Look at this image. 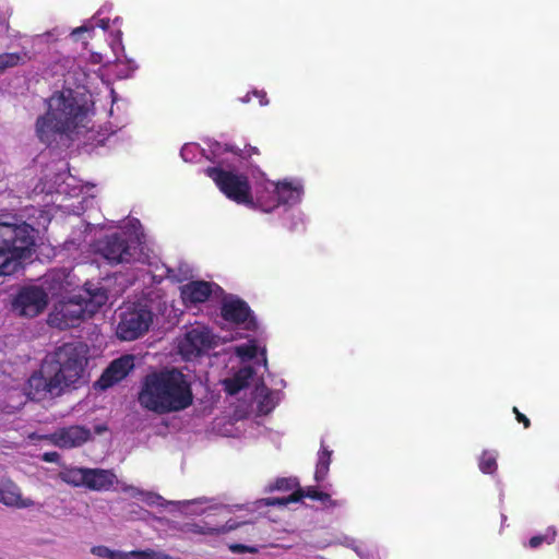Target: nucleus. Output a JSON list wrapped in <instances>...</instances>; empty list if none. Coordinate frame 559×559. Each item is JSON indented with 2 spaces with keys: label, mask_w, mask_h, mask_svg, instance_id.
I'll return each mask as SVG.
<instances>
[{
  "label": "nucleus",
  "mask_w": 559,
  "mask_h": 559,
  "mask_svg": "<svg viewBox=\"0 0 559 559\" xmlns=\"http://www.w3.org/2000/svg\"><path fill=\"white\" fill-rule=\"evenodd\" d=\"M138 401L158 415L185 411L193 404L191 377L178 368L152 372L144 378Z\"/></svg>",
  "instance_id": "f257e3e1"
},
{
  "label": "nucleus",
  "mask_w": 559,
  "mask_h": 559,
  "mask_svg": "<svg viewBox=\"0 0 559 559\" xmlns=\"http://www.w3.org/2000/svg\"><path fill=\"white\" fill-rule=\"evenodd\" d=\"M90 122V110L67 90L48 99V111L38 117L36 133L41 142L50 143L57 133L74 136L87 132Z\"/></svg>",
  "instance_id": "f03ea898"
},
{
  "label": "nucleus",
  "mask_w": 559,
  "mask_h": 559,
  "mask_svg": "<svg viewBox=\"0 0 559 559\" xmlns=\"http://www.w3.org/2000/svg\"><path fill=\"white\" fill-rule=\"evenodd\" d=\"M87 346L82 343L64 344L44 360V370L56 381L61 394L83 382L87 362Z\"/></svg>",
  "instance_id": "7ed1b4c3"
},
{
  "label": "nucleus",
  "mask_w": 559,
  "mask_h": 559,
  "mask_svg": "<svg viewBox=\"0 0 559 559\" xmlns=\"http://www.w3.org/2000/svg\"><path fill=\"white\" fill-rule=\"evenodd\" d=\"M33 229L26 225L0 223V275H10L32 253Z\"/></svg>",
  "instance_id": "20e7f679"
},
{
  "label": "nucleus",
  "mask_w": 559,
  "mask_h": 559,
  "mask_svg": "<svg viewBox=\"0 0 559 559\" xmlns=\"http://www.w3.org/2000/svg\"><path fill=\"white\" fill-rule=\"evenodd\" d=\"M84 295H75L69 300H60L49 314V323L59 329H67L84 316H92L107 301L106 292L102 288H85Z\"/></svg>",
  "instance_id": "39448f33"
},
{
  "label": "nucleus",
  "mask_w": 559,
  "mask_h": 559,
  "mask_svg": "<svg viewBox=\"0 0 559 559\" xmlns=\"http://www.w3.org/2000/svg\"><path fill=\"white\" fill-rule=\"evenodd\" d=\"M206 175L228 199L238 204L253 205L254 201L246 176L217 167L207 168Z\"/></svg>",
  "instance_id": "423d86ee"
},
{
  "label": "nucleus",
  "mask_w": 559,
  "mask_h": 559,
  "mask_svg": "<svg viewBox=\"0 0 559 559\" xmlns=\"http://www.w3.org/2000/svg\"><path fill=\"white\" fill-rule=\"evenodd\" d=\"M302 187L299 182L266 181L262 189L257 191V203L265 212H269L280 204H295L299 202Z\"/></svg>",
  "instance_id": "0eeeda50"
},
{
  "label": "nucleus",
  "mask_w": 559,
  "mask_h": 559,
  "mask_svg": "<svg viewBox=\"0 0 559 559\" xmlns=\"http://www.w3.org/2000/svg\"><path fill=\"white\" fill-rule=\"evenodd\" d=\"M97 251L114 264L145 260L139 238L127 241L119 236H111L98 243Z\"/></svg>",
  "instance_id": "6e6552de"
},
{
  "label": "nucleus",
  "mask_w": 559,
  "mask_h": 559,
  "mask_svg": "<svg viewBox=\"0 0 559 559\" xmlns=\"http://www.w3.org/2000/svg\"><path fill=\"white\" fill-rule=\"evenodd\" d=\"M152 323V313L145 305H129L121 314L117 335L123 341H132L146 332Z\"/></svg>",
  "instance_id": "1a4fd4ad"
},
{
  "label": "nucleus",
  "mask_w": 559,
  "mask_h": 559,
  "mask_svg": "<svg viewBox=\"0 0 559 559\" xmlns=\"http://www.w3.org/2000/svg\"><path fill=\"white\" fill-rule=\"evenodd\" d=\"M215 345V336L205 325H194L178 341V352L183 359H193Z\"/></svg>",
  "instance_id": "9d476101"
},
{
  "label": "nucleus",
  "mask_w": 559,
  "mask_h": 559,
  "mask_svg": "<svg viewBox=\"0 0 559 559\" xmlns=\"http://www.w3.org/2000/svg\"><path fill=\"white\" fill-rule=\"evenodd\" d=\"M47 294L39 287L23 288L13 302V309L24 317L33 318L39 314L47 306Z\"/></svg>",
  "instance_id": "9b49d317"
},
{
  "label": "nucleus",
  "mask_w": 559,
  "mask_h": 559,
  "mask_svg": "<svg viewBox=\"0 0 559 559\" xmlns=\"http://www.w3.org/2000/svg\"><path fill=\"white\" fill-rule=\"evenodd\" d=\"M222 316L225 321L242 330L255 328V321L249 307L238 298L229 297L223 301Z\"/></svg>",
  "instance_id": "f8f14e48"
},
{
  "label": "nucleus",
  "mask_w": 559,
  "mask_h": 559,
  "mask_svg": "<svg viewBox=\"0 0 559 559\" xmlns=\"http://www.w3.org/2000/svg\"><path fill=\"white\" fill-rule=\"evenodd\" d=\"M56 381L44 370V364L38 372L33 373L25 386V394L35 401H41L47 397L59 396V388L52 386Z\"/></svg>",
  "instance_id": "ddd939ff"
},
{
  "label": "nucleus",
  "mask_w": 559,
  "mask_h": 559,
  "mask_svg": "<svg viewBox=\"0 0 559 559\" xmlns=\"http://www.w3.org/2000/svg\"><path fill=\"white\" fill-rule=\"evenodd\" d=\"M46 438L56 447L71 449L85 443L91 438V431L81 426H71L58 429Z\"/></svg>",
  "instance_id": "4468645a"
},
{
  "label": "nucleus",
  "mask_w": 559,
  "mask_h": 559,
  "mask_svg": "<svg viewBox=\"0 0 559 559\" xmlns=\"http://www.w3.org/2000/svg\"><path fill=\"white\" fill-rule=\"evenodd\" d=\"M133 366L134 364L132 356H123L114 360L103 372L102 377L97 381V385L103 390L112 386L126 378Z\"/></svg>",
  "instance_id": "2eb2a0df"
},
{
  "label": "nucleus",
  "mask_w": 559,
  "mask_h": 559,
  "mask_svg": "<svg viewBox=\"0 0 559 559\" xmlns=\"http://www.w3.org/2000/svg\"><path fill=\"white\" fill-rule=\"evenodd\" d=\"M115 484H118V479L112 471L86 467L85 488L93 491H107Z\"/></svg>",
  "instance_id": "dca6fc26"
},
{
  "label": "nucleus",
  "mask_w": 559,
  "mask_h": 559,
  "mask_svg": "<svg viewBox=\"0 0 559 559\" xmlns=\"http://www.w3.org/2000/svg\"><path fill=\"white\" fill-rule=\"evenodd\" d=\"M0 503L12 508H29L34 504L29 498H23L20 487L9 477L0 486Z\"/></svg>",
  "instance_id": "f3484780"
},
{
  "label": "nucleus",
  "mask_w": 559,
  "mask_h": 559,
  "mask_svg": "<svg viewBox=\"0 0 559 559\" xmlns=\"http://www.w3.org/2000/svg\"><path fill=\"white\" fill-rule=\"evenodd\" d=\"M213 284L203 281L188 283L181 287V297L186 305L204 302L213 293Z\"/></svg>",
  "instance_id": "a211bd4d"
},
{
  "label": "nucleus",
  "mask_w": 559,
  "mask_h": 559,
  "mask_svg": "<svg viewBox=\"0 0 559 559\" xmlns=\"http://www.w3.org/2000/svg\"><path fill=\"white\" fill-rule=\"evenodd\" d=\"M57 477L72 487H85L86 467L64 466Z\"/></svg>",
  "instance_id": "6ab92c4d"
},
{
  "label": "nucleus",
  "mask_w": 559,
  "mask_h": 559,
  "mask_svg": "<svg viewBox=\"0 0 559 559\" xmlns=\"http://www.w3.org/2000/svg\"><path fill=\"white\" fill-rule=\"evenodd\" d=\"M253 370L249 366L240 368L234 377L224 380L225 389L229 394H235L248 384L252 377Z\"/></svg>",
  "instance_id": "aec40b11"
},
{
  "label": "nucleus",
  "mask_w": 559,
  "mask_h": 559,
  "mask_svg": "<svg viewBox=\"0 0 559 559\" xmlns=\"http://www.w3.org/2000/svg\"><path fill=\"white\" fill-rule=\"evenodd\" d=\"M140 499L148 506L173 504V506H177L179 509H182V508H186V507H189L192 504L203 503L202 499L185 500V501H178V502L165 501L164 498L160 497L159 495L154 493V492H146V491H143Z\"/></svg>",
  "instance_id": "412c9836"
},
{
  "label": "nucleus",
  "mask_w": 559,
  "mask_h": 559,
  "mask_svg": "<svg viewBox=\"0 0 559 559\" xmlns=\"http://www.w3.org/2000/svg\"><path fill=\"white\" fill-rule=\"evenodd\" d=\"M331 454H332V452L325 448H323L319 452L317 468H316V473H314V478L317 481L323 480L325 478V476L328 475L330 463H331Z\"/></svg>",
  "instance_id": "4be33fe9"
},
{
  "label": "nucleus",
  "mask_w": 559,
  "mask_h": 559,
  "mask_svg": "<svg viewBox=\"0 0 559 559\" xmlns=\"http://www.w3.org/2000/svg\"><path fill=\"white\" fill-rule=\"evenodd\" d=\"M23 62V57L19 52L0 53V75H2L7 70L15 68Z\"/></svg>",
  "instance_id": "5701e85b"
},
{
  "label": "nucleus",
  "mask_w": 559,
  "mask_h": 559,
  "mask_svg": "<svg viewBox=\"0 0 559 559\" xmlns=\"http://www.w3.org/2000/svg\"><path fill=\"white\" fill-rule=\"evenodd\" d=\"M239 523L235 521H227L225 525L219 527H209V526H197L194 532L200 534H209V535H219L225 534L230 531H234L239 527Z\"/></svg>",
  "instance_id": "b1692460"
},
{
  "label": "nucleus",
  "mask_w": 559,
  "mask_h": 559,
  "mask_svg": "<svg viewBox=\"0 0 559 559\" xmlns=\"http://www.w3.org/2000/svg\"><path fill=\"white\" fill-rule=\"evenodd\" d=\"M497 452L485 451L479 460V468L483 473H493L497 468Z\"/></svg>",
  "instance_id": "393cba45"
},
{
  "label": "nucleus",
  "mask_w": 559,
  "mask_h": 559,
  "mask_svg": "<svg viewBox=\"0 0 559 559\" xmlns=\"http://www.w3.org/2000/svg\"><path fill=\"white\" fill-rule=\"evenodd\" d=\"M294 495H301L302 497H308L310 499L320 500L322 502H329L330 506H336L337 502L333 501L329 493L317 490L313 487H308L306 490H298L294 492Z\"/></svg>",
  "instance_id": "a878e982"
},
{
  "label": "nucleus",
  "mask_w": 559,
  "mask_h": 559,
  "mask_svg": "<svg viewBox=\"0 0 559 559\" xmlns=\"http://www.w3.org/2000/svg\"><path fill=\"white\" fill-rule=\"evenodd\" d=\"M301 499V495H290L287 498H265L255 502L258 507L262 506H287L290 502H297Z\"/></svg>",
  "instance_id": "bb28decb"
},
{
  "label": "nucleus",
  "mask_w": 559,
  "mask_h": 559,
  "mask_svg": "<svg viewBox=\"0 0 559 559\" xmlns=\"http://www.w3.org/2000/svg\"><path fill=\"white\" fill-rule=\"evenodd\" d=\"M258 352V346L254 342H250L248 344L239 345L235 347L236 355L242 360H250L252 359Z\"/></svg>",
  "instance_id": "cd10ccee"
},
{
  "label": "nucleus",
  "mask_w": 559,
  "mask_h": 559,
  "mask_svg": "<svg viewBox=\"0 0 559 559\" xmlns=\"http://www.w3.org/2000/svg\"><path fill=\"white\" fill-rule=\"evenodd\" d=\"M556 530L554 527H548L543 535L534 536L530 539V547L537 548L543 543L551 544L556 537Z\"/></svg>",
  "instance_id": "c85d7f7f"
},
{
  "label": "nucleus",
  "mask_w": 559,
  "mask_h": 559,
  "mask_svg": "<svg viewBox=\"0 0 559 559\" xmlns=\"http://www.w3.org/2000/svg\"><path fill=\"white\" fill-rule=\"evenodd\" d=\"M298 485L296 479L293 478H281L277 479L274 484H271L267 487V491H274V490H290L295 488Z\"/></svg>",
  "instance_id": "c756f323"
},
{
  "label": "nucleus",
  "mask_w": 559,
  "mask_h": 559,
  "mask_svg": "<svg viewBox=\"0 0 559 559\" xmlns=\"http://www.w3.org/2000/svg\"><path fill=\"white\" fill-rule=\"evenodd\" d=\"M131 555L138 559H171L170 556L154 550H133Z\"/></svg>",
  "instance_id": "7c9ffc66"
},
{
  "label": "nucleus",
  "mask_w": 559,
  "mask_h": 559,
  "mask_svg": "<svg viewBox=\"0 0 559 559\" xmlns=\"http://www.w3.org/2000/svg\"><path fill=\"white\" fill-rule=\"evenodd\" d=\"M229 550L234 554H242V552H249V554H257L258 548L254 546H247L242 544H231L229 545Z\"/></svg>",
  "instance_id": "2f4dec72"
},
{
  "label": "nucleus",
  "mask_w": 559,
  "mask_h": 559,
  "mask_svg": "<svg viewBox=\"0 0 559 559\" xmlns=\"http://www.w3.org/2000/svg\"><path fill=\"white\" fill-rule=\"evenodd\" d=\"M91 552L96 557L109 559L111 555V549H109L106 546H95L91 549Z\"/></svg>",
  "instance_id": "473e14b6"
},
{
  "label": "nucleus",
  "mask_w": 559,
  "mask_h": 559,
  "mask_svg": "<svg viewBox=\"0 0 559 559\" xmlns=\"http://www.w3.org/2000/svg\"><path fill=\"white\" fill-rule=\"evenodd\" d=\"M121 490L124 491V492H128L131 497H139L141 498L142 493H143V490L134 487V486H131V485H122L121 486Z\"/></svg>",
  "instance_id": "72a5a7b5"
},
{
  "label": "nucleus",
  "mask_w": 559,
  "mask_h": 559,
  "mask_svg": "<svg viewBox=\"0 0 559 559\" xmlns=\"http://www.w3.org/2000/svg\"><path fill=\"white\" fill-rule=\"evenodd\" d=\"M57 276H58V278H53L52 281H53L56 284H58V286H59V288H58V289H59V290H61V292H63V290H64V292H68L69 286L71 285L70 281L68 280V277H67V278H64V280H62L61 277H62L63 275L58 274Z\"/></svg>",
  "instance_id": "f704fd0d"
},
{
  "label": "nucleus",
  "mask_w": 559,
  "mask_h": 559,
  "mask_svg": "<svg viewBox=\"0 0 559 559\" xmlns=\"http://www.w3.org/2000/svg\"><path fill=\"white\" fill-rule=\"evenodd\" d=\"M131 557H133V555H131V552H122V551L111 550V555H110L109 559H130Z\"/></svg>",
  "instance_id": "c9c22d12"
},
{
  "label": "nucleus",
  "mask_w": 559,
  "mask_h": 559,
  "mask_svg": "<svg viewBox=\"0 0 559 559\" xmlns=\"http://www.w3.org/2000/svg\"><path fill=\"white\" fill-rule=\"evenodd\" d=\"M59 459V454L57 452H46L43 454V460L45 462H57Z\"/></svg>",
  "instance_id": "e433bc0d"
},
{
  "label": "nucleus",
  "mask_w": 559,
  "mask_h": 559,
  "mask_svg": "<svg viewBox=\"0 0 559 559\" xmlns=\"http://www.w3.org/2000/svg\"><path fill=\"white\" fill-rule=\"evenodd\" d=\"M195 148V145L193 144H188V145H185L181 150V156L185 160H189L190 157H189V153Z\"/></svg>",
  "instance_id": "4c0bfd02"
},
{
  "label": "nucleus",
  "mask_w": 559,
  "mask_h": 559,
  "mask_svg": "<svg viewBox=\"0 0 559 559\" xmlns=\"http://www.w3.org/2000/svg\"><path fill=\"white\" fill-rule=\"evenodd\" d=\"M513 412L515 413L516 415V419L521 423L524 424V427L527 428L530 426V420L526 416H524L523 414H521L516 407L513 408Z\"/></svg>",
  "instance_id": "58836bf2"
},
{
  "label": "nucleus",
  "mask_w": 559,
  "mask_h": 559,
  "mask_svg": "<svg viewBox=\"0 0 559 559\" xmlns=\"http://www.w3.org/2000/svg\"><path fill=\"white\" fill-rule=\"evenodd\" d=\"M94 28V25H83V26H80V27H76L72 31V36H76L78 34L82 33V32H88V31H92Z\"/></svg>",
  "instance_id": "ea45409f"
},
{
  "label": "nucleus",
  "mask_w": 559,
  "mask_h": 559,
  "mask_svg": "<svg viewBox=\"0 0 559 559\" xmlns=\"http://www.w3.org/2000/svg\"><path fill=\"white\" fill-rule=\"evenodd\" d=\"M52 36H53V33L48 32V33H45V34H41V35H37L35 37V40L39 41V43H43L45 40H49Z\"/></svg>",
  "instance_id": "a19ab883"
},
{
  "label": "nucleus",
  "mask_w": 559,
  "mask_h": 559,
  "mask_svg": "<svg viewBox=\"0 0 559 559\" xmlns=\"http://www.w3.org/2000/svg\"><path fill=\"white\" fill-rule=\"evenodd\" d=\"M253 95L260 98V104H261L262 106L267 105L269 100L266 99V97H265V93H264V92H258V91H254V92H253Z\"/></svg>",
  "instance_id": "79ce46f5"
},
{
  "label": "nucleus",
  "mask_w": 559,
  "mask_h": 559,
  "mask_svg": "<svg viewBox=\"0 0 559 559\" xmlns=\"http://www.w3.org/2000/svg\"><path fill=\"white\" fill-rule=\"evenodd\" d=\"M346 546H347V547L353 548L357 554H359V549H358V547L355 545V542H354V540H349V542H347V543H346Z\"/></svg>",
  "instance_id": "37998d69"
},
{
  "label": "nucleus",
  "mask_w": 559,
  "mask_h": 559,
  "mask_svg": "<svg viewBox=\"0 0 559 559\" xmlns=\"http://www.w3.org/2000/svg\"><path fill=\"white\" fill-rule=\"evenodd\" d=\"M98 26L102 27L103 29L108 28V21L107 20H100L99 23H98Z\"/></svg>",
  "instance_id": "c03bdc74"
},
{
  "label": "nucleus",
  "mask_w": 559,
  "mask_h": 559,
  "mask_svg": "<svg viewBox=\"0 0 559 559\" xmlns=\"http://www.w3.org/2000/svg\"><path fill=\"white\" fill-rule=\"evenodd\" d=\"M241 336H242L241 334L237 333V335H236V336H231L230 338H226V337H225V338H224V341H231V340H235V338H237V337H241Z\"/></svg>",
  "instance_id": "a18cd8bd"
},
{
  "label": "nucleus",
  "mask_w": 559,
  "mask_h": 559,
  "mask_svg": "<svg viewBox=\"0 0 559 559\" xmlns=\"http://www.w3.org/2000/svg\"><path fill=\"white\" fill-rule=\"evenodd\" d=\"M8 477H5L4 475H2L0 473V486L4 483V480L7 479Z\"/></svg>",
  "instance_id": "49530a36"
},
{
  "label": "nucleus",
  "mask_w": 559,
  "mask_h": 559,
  "mask_svg": "<svg viewBox=\"0 0 559 559\" xmlns=\"http://www.w3.org/2000/svg\"><path fill=\"white\" fill-rule=\"evenodd\" d=\"M273 406H274L273 404H272V405H270V406L267 405V406H266V408H265V411H266V412H269L270 409H272V407H273Z\"/></svg>",
  "instance_id": "de8ad7c7"
},
{
  "label": "nucleus",
  "mask_w": 559,
  "mask_h": 559,
  "mask_svg": "<svg viewBox=\"0 0 559 559\" xmlns=\"http://www.w3.org/2000/svg\"><path fill=\"white\" fill-rule=\"evenodd\" d=\"M217 150L213 151V153L216 154V152L221 148L219 144H216Z\"/></svg>",
  "instance_id": "09e8293b"
},
{
  "label": "nucleus",
  "mask_w": 559,
  "mask_h": 559,
  "mask_svg": "<svg viewBox=\"0 0 559 559\" xmlns=\"http://www.w3.org/2000/svg\"><path fill=\"white\" fill-rule=\"evenodd\" d=\"M243 102H249V95L246 96V98L243 99Z\"/></svg>",
  "instance_id": "8fccbe9b"
}]
</instances>
